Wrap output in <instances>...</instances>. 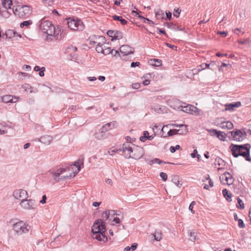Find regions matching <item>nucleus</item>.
<instances>
[{"label":"nucleus","instance_id":"nucleus-37","mask_svg":"<svg viewBox=\"0 0 251 251\" xmlns=\"http://www.w3.org/2000/svg\"><path fill=\"white\" fill-rule=\"evenodd\" d=\"M237 202H238V204L237 205V207L239 209H243L244 208L245 206H244V204L243 202V201H242V200L239 198V197H238L237 198Z\"/></svg>","mask_w":251,"mask_h":251},{"label":"nucleus","instance_id":"nucleus-21","mask_svg":"<svg viewBox=\"0 0 251 251\" xmlns=\"http://www.w3.org/2000/svg\"><path fill=\"white\" fill-rule=\"evenodd\" d=\"M5 35L6 36V38H12L13 37L16 36H18L19 37H22L20 34H18L15 30L12 29H8L6 31L5 33Z\"/></svg>","mask_w":251,"mask_h":251},{"label":"nucleus","instance_id":"nucleus-36","mask_svg":"<svg viewBox=\"0 0 251 251\" xmlns=\"http://www.w3.org/2000/svg\"><path fill=\"white\" fill-rule=\"evenodd\" d=\"M188 233L190 235V240L193 242H194L196 240L197 233L193 230L189 231Z\"/></svg>","mask_w":251,"mask_h":251},{"label":"nucleus","instance_id":"nucleus-1","mask_svg":"<svg viewBox=\"0 0 251 251\" xmlns=\"http://www.w3.org/2000/svg\"><path fill=\"white\" fill-rule=\"evenodd\" d=\"M102 219H98L95 221L92 226V237L100 241L105 242L107 241V237L105 232L106 230V226L104 221H111L110 219V212L106 210L102 213Z\"/></svg>","mask_w":251,"mask_h":251},{"label":"nucleus","instance_id":"nucleus-35","mask_svg":"<svg viewBox=\"0 0 251 251\" xmlns=\"http://www.w3.org/2000/svg\"><path fill=\"white\" fill-rule=\"evenodd\" d=\"M149 135V132L148 131H144L143 132V136H141L139 139L141 142H145L147 140V137Z\"/></svg>","mask_w":251,"mask_h":251},{"label":"nucleus","instance_id":"nucleus-45","mask_svg":"<svg viewBox=\"0 0 251 251\" xmlns=\"http://www.w3.org/2000/svg\"><path fill=\"white\" fill-rule=\"evenodd\" d=\"M181 12V10L179 8L175 9L173 13V15L175 17L177 18L179 17L180 13Z\"/></svg>","mask_w":251,"mask_h":251},{"label":"nucleus","instance_id":"nucleus-11","mask_svg":"<svg viewBox=\"0 0 251 251\" xmlns=\"http://www.w3.org/2000/svg\"><path fill=\"white\" fill-rule=\"evenodd\" d=\"M121 151L124 153V156L127 158H131L132 152L133 151V148L130 147L128 143H125L123 145L122 149Z\"/></svg>","mask_w":251,"mask_h":251},{"label":"nucleus","instance_id":"nucleus-63","mask_svg":"<svg viewBox=\"0 0 251 251\" xmlns=\"http://www.w3.org/2000/svg\"><path fill=\"white\" fill-rule=\"evenodd\" d=\"M47 197L45 195L42 196V199L40 201V202L42 204H44L46 202Z\"/></svg>","mask_w":251,"mask_h":251},{"label":"nucleus","instance_id":"nucleus-13","mask_svg":"<svg viewBox=\"0 0 251 251\" xmlns=\"http://www.w3.org/2000/svg\"><path fill=\"white\" fill-rule=\"evenodd\" d=\"M209 131L223 141H226V137H228L229 135L228 132L227 134H226L223 131H218L215 129H211Z\"/></svg>","mask_w":251,"mask_h":251},{"label":"nucleus","instance_id":"nucleus-58","mask_svg":"<svg viewBox=\"0 0 251 251\" xmlns=\"http://www.w3.org/2000/svg\"><path fill=\"white\" fill-rule=\"evenodd\" d=\"M190 110H191V106H190V105H188V106H184L183 107V110H182L183 111L187 112V113L190 112Z\"/></svg>","mask_w":251,"mask_h":251},{"label":"nucleus","instance_id":"nucleus-26","mask_svg":"<svg viewBox=\"0 0 251 251\" xmlns=\"http://www.w3.org/2000/svg\"><path fill=\"white\" fill-rule=\"evenodd\" d=\"M2 4L4 8L6 9H11V6L12 5V0H2Z\"/></svg>","mask_w":251,"mask_h":251},{"label":"nucleus","instance_id":"nucleus-41","mask_svg":"<svg viewBox=\"0 0 251 251\" xmlns=\"http://www.w3.org/2000/svg\"><path fill=\"white\" fill-rule=\"evenodd\" d=\"M96 50L98 53H102L103 50V47H102V45L99 43L97 45V46L96 48Z\"/></svg>","mask_w":251,"mask_h":251},{"label":"nucleus","instance_id":"nucleus-32","mask_svg":"<svg viewBox=\"0 0 251 251\" xmlns=\"http://www.w3.org/2000/svg\"><path fill=\"white\" fill-rule=\"evenodd\" d=\"M2 101L5 103L11 102L13 100V96L5 95L2 98Z\"/></svg>","mask_w":251,"mask_h":251},{"label":"nucleus","instance_id":"nucleus-29","mask_svg":"<svg viewBox=\"0 0 251 251\" xmlns=\"http://www.w3.org/2000/svg\"><path fill=\"white\" fill-rule=\"evenodd\" d=\"M155 17L156 19L160 20L164 19V13L162 10L159 9L157 10H155Z\"/></svg>","mask_w":251,"mask_h":251},{"label":"nucleus","instance_id":"nucleus-43","mask_svg":"<svg viewBox=\"0 0 251 251\" xmlns=\"http://www.w3.org/2000/svg\"><path fill=\"white\" fill-rule=\"evenodd\" d=\"M160 176L162 178V180L164 181H165L167 180V178H168V176H167V175L165 173H163V172H161L160 173Z\"/></svg>","mask_w":251,"mask_h":251},{"label":"nucleus","instance_id":"nucleus-54","mask_svg":"<svg viewBox=\"0 0 251 251\" xmlns=\"http://www.w3.org/2000/svg\"><path fill=\"white\" fill-rule=\"evenodd\" d=\"M115 33V30H109L107 31V34L109 37H111V39H112V37L114 35Z\"/></svg>","mask_w":251,"mask_h":251},{"label":"nucleus","instance_id":"nucleus-60","mask_svg":"<svg viewBox=\"0 0 251 251\" xmlns=\"http://www.w3.org/2000/svg\"><path fill=\"white\" fill-rule=\"evenodd\" d=\"M216 164H218L219 166L222 165L224 163V160L221 158H218V160H216Z\"/></svg>","mask_w":251,"mask_h":251},{"label":"nucleus","instance_id":"nucleus-52","mask_svg":"<svg viewBox=\"0 0 251 251\" xmlns=\"http://www.w3.org/2000/svg\"><path fill=\"white\" fill-rule=\"evenodd\" d=\"M79 160H77L74 163V165L76 166L77 168V170H78L77 172H79L81 169V166H80V165H79Z\"/></svg>","mask_w":251,"mask_h":251},{"label":"nucleus","instance_id":"nucleus-53","mask_svg":"<svg viewBox=\"0 0 251 251\" xmlns=\"http://www.w3.org/2000/svg\"><path fill=\"white\" fill-rule=\"evenodd\" d=\"M238 42L240 44L245 45V44H246L247 43H249V39H244L243 40H239L238 41Z\"/></svg>","mask_w":251,"mask_h":251},{"label":"nucleus","instance_id":"nucleus-38","mask_svg":"<svg viewBox=\"0 0 251 251\" xmlns=\"http://www.w3.org/2000/svg\"><path fill=\"white\" fill-rule=\"evenodd\" d=\"M22 87L26 92H29L30 93L32 92L31 90L32 87L29 84L25 83L23 84Z\"/></svg>","mask_w":251,"mask_h":251},{"label":"nucleus","instance_id":"nucleus-47","mask_svg":"<svg viewBox=\"0 0 251 251\" xmlns=\"http://www.w3.org/2000/svg\"><path fill=\"white\" fill-rule=\"evenodd\" d=\"M195 204H196V202L195 201H193L191 202V203H190V204L189 205V209L191 211V213L193 214L195 213V211L193 210V206Z\"/></svg>","mask_w":251,"mask_h":251},{"label":"nucleus","instance_id":"nucleus-51","mask_svg":"<svg viewBox=\"0 0 251 251\" xmlns=\"http://www.w3.org/2000/svg\"><path fill=\"white\" fill-rule=\"evenodd\" d=\"M108 124H110V127H112V128L116 127H117L118 126V123L115 122V121H113L112 122L108 123Z\"/></svg>","mask_w":251,"mask_h":251},{"label":"nucleus","instance_id":"nucleus-18","mask_svg":"<svg viewBox=\"0 0 251 251\" xmlns=\"http://www.w3.org/2000/svg\"><path fill=\"white\" fill-rule=\"evenodd\" d=\"M174 126L179 128L178 129H176L177 134L184 135L188 132L187 126L185 125H174Z\"/></svg>","mask_w":251,"mask_h":251},{"label":"nucleus","instance_id":"nucleus-55","mask_svg":"<svg viewBox=\"0 0 251 251\" xmlns=\"http://www.w3.org/2000/svg\"><path fill=\"white\" fill-rule=\"evenodd\" d=\"M45 70H46V69L44 67H41V70H40V71L39 72V75L41 77H43L44 76V72L45 71Z\"/></svg>","mask_w":251,"mask_h":251},{"label":"nucleus","instance_id":"nucleus-64","mask_svg":"<svg viewBox=\"0 0 251 251\" xmlns=\"http://www.w3.org/2000/svg\"><path fill=\"white\" fill-rule=\"evenodd\" d=\"M210 69L211 70H214L215 69L216 63L214 61H211L210 63Z\"/></svg>","mask_w":251,"mask_h":251},{"label":"nucleus","instance_id":"nucleus-10","mask_svg":"<svg viewBox=\"0 0 251 251\" xmlns=\"http://www.w3.org/2000/svg\"><path fill=\"white\" fill-rule=\"evenodd\" d=\"M14 197L17 200H24L28 197L27 192L23 189L15 190L13 192Z\"/></svg>","mask_w":251,"mask_h":251},{"label":"nucleus","instance_id":"nucleus-17","mask_svg":"<svg viewBox=\"0 0 251 251\" xmlns=\"http://www.w3.org/2000/svg\"><path fill=\"white\" fill-rule=\"evenodd\" d=\"M222 178L223 180H225L226 182V184L227 185L232 184L233 182V177L231 174L228 172L225 173L222 176Z\"/></svg>","mask_w":251,"mask_h":251},{"label":"nucleus","instance_id":"nucleus-24","mask_svg":"<svg viewBox=\"0 0 251 251\" xmlns=\"http://www.w3.org/2000/svg\"><path fill=\"white\" fill-rule=\"evenodd\" d=\"M149 63L153 66L158 67L162 65V61L158 59H151L149 60Z\"/></svg>","mask_w":251,"mask_h":251},{"label":"nucleus","instance_id":"nucleus-46","mask_svg":"<svg viewBox=\"0 0 251 251\" xmlns=\"http://www.w3.org/2000/svg\"><path fill=\"white\" fill-rule=\"evenodd\" d=\"M167 134H168V135L169 136H173L174 135L177 134L176 129H170L168 132Z\"/></svg>","mask_w":251,"mask_h":251},{"label":"nucleus","instance_id":"nucleus-3","mask_svg":"<svg viewBox=\"0 0 251 251\" xmlns=\"http://www.w3.org/2000/svg\"><path fill=\"white\" fill-rule=\"evenodd\" d=\"M13 11L14 14L19 18H25L31 13V9L30 6L25 5H18L15 9L13 8Z\"/></svg>","mask_w":251,"mask_h":251},{"label":"nucleus","instance_id":"nucleus-34","mask_svg":"<svg viewBox=\"0 0 251 251\" xmlns=\"http://www.w3.org/2000/svg\"><path fill=\"white\" fill-rule=\"evenodd\" d=\"M32 24L31 20L25 21L20 24V27L23 28L24 26L28 27Z\"/></svg>","mask_w":251,"mask_h":251},{"label":"nucleus","instance_id":"nucleus-59","mask_svg":"<svg viewBox=\"0 0 251 251\" xmlns=\"http://www.w3.org/2000/svg\"><path fill=\"white\" fill-rule=\"evenodd\" d=\"M137 246H138V244L137 243L132 244L131 245V247H130L131 251H135L136 249Z\"/></svg>","mask_w":251,"mask_h":251},{"label":"nucleus","instance_id":"nucleus-33","mask_svg":"<svg viewBox=\"0 0 251 251\" xmlns=\"http://www.w3.org/2000/svg\"><path fill=\"white\" fill-rule=\"evenodd\" d=\"M154 163H157L158 164H161L162 163H169L168 162H165L163 161L158 159V158H155L153 160H151L150 161V162L148 163L149 165H151Z\"/></svg>","mask_w":251,"mask_h":251},{"label":"nucleus","instance_id":"nucleus-8","mask_svg":"<svg viewBox=\"0 0 251 251\" xmlns=\"http://www.w3.org/2000/svg\"><path fill=\"white\" fill-rule=\"evenodd\" d=\"M20 204L22 207L26 210L33 209L36 207L35 201L32 199L22 200Z\"/></svg>","mask_w":251,"mask_h":251},{"label":"nucleus","instance_id":"nucleus-39","mask_svg":"<svg viewBox=\"0 0 251 251\" xmlns=\"http://www.w3.org/2000/svg\"><path fill=\"white\" fill-rule=\"evenodd\" d=\"M110 124H106L103 126L100 129L106 133V131H107L109 129H112V127H110Z\"/></svg>","mask_w":251,"mask_h":251},{"label":"nucleus","instance_id":"nucleus-56","mask_svg":"<svg viewBox=\"0 0 251 251\" xmlns=\"http://www.w3.org/2000/svg\"><path fill=\"white\" fill-rule=\"evenodd\" d=\"M140 87V84L139 83H134L132 84V88L134 89H137Z\"/></svg>","mask_w":251,"mask_h":251},{"label":"nucleus","instance_id":"nucleus-28","mask_svg":"<svg viewBox=\"0 0 251 251\" xmlns=\"http://www.w3.org/2000/svg\"><path fill=\"white\" fill-rule=\"evenodd\" d=\"M222 126H221V127L222 128H227V129H231L233 127V124L230 122L227 121L226 122H223L222 123Z\"/></svg>","mask_w":251,"mask_h":251},{"label":"nucleus","instance_id":"nucleus-23","mask_svg":"<svg viewBox=\"0 0 251 251\" xmlns=\"http://www.w3.org/2000/svg\"><path fill=\"white\" fill-rule=\"evenodd\" d=\"M222 193L224 197L228 201H232V194L230 192H228L226 189H224L222 190Z\"/></svg>","mask_w":251,"mask_h":251},{"label":"nucleus","instance_id":"nucleus-40","mask_svg":"<svg viewBox=\"0 0 251 251\" xmlns=\"http://www.w3.org/2000/svg\"><path fill=\"white\" fill-rule=\"evenodd\" d=\"M110 124H106L103 126L100 129L106 133V131H107L109 129H112V127H110Z\"/></svg>","mask_w":251,"mask_h":251},{"label":"nucleus","instance_id":"nucleus-49","mask_svg":"<svg viewBox=\"0 0 251 251\" xmlns=\"http://www.w3.org/2000/svg\"><path fill=\"white\" fill-rule=\"evenodd\" d=\"M238 226L240 228H244L245 226L244 223L242 219H239L238 221Z\"/></svg>","mask_w":251,"mask_h":251},{"label":"nucleus","instance_id":"nucleus-14","mask_svg":"<svg viewBox=\"0 0 251 251\" xmlns=\"http://www.w3.org/2000/svg\"><path fill=\"white\" fill-rule=\"evenodd\" d=\"M230 147H232L233 148V152H236L237 151H240V150H244V151H247L249 150V151L250 152V149L251 148V146L250 144L247 143L243 145H234L231 144Z\"/></svg>","mask_w":251,"mask_h":251},{"label":"nucleus","instance_id":"nucleus-30","mask_svg":"<svg viewBox=\"0 0 251 251\" xmlns=\"http://www.w3.org/2000/svg\"><path fill=\"white\" fill-rule=\"evenodd\" d=\"M172 182L176 185V186L180 187L181 185V183H180L179 177L178 176H174L172 178Z\"/></svg>","mask_w":251,"mask_h":251},{"label":"nucleus","instance_id":"nucleus-25","mask_svg":"<svg viewBox=\"0 0 251 251\" xmlns=\"http://www.w3.org/2000/svg\"><path fill=\"white\" fill-rule=\"evenodd\" d=\"M123 37V33L122 32L118 30H115V33L113 36L112 37V39H111V41H113L116 40H119L122 39Z\"/></svg>","mask_w":251,"mask_h":251},{"label":"nucleus","instance_id":"nucleus-2","mask_svg":"<svg viewBox=\"0 0 251 251\" xmlns=\"http://www.w3.org/2000/svg\"><path fill=\"white\" fill-rule=\"evenodd\" d=\"M39 28L43 33L49 36L55 35L56 32L54 26L48 20L42 19L40 21Z\"/></svg>","mask_w":251,"mask_h":251},{"label":"nucleus","instance_id":"nucleus-4","mask_svg":"<svg viewBox=\"0 0 251 251\" xmlns=\"http://www.w3.org/2000/svg\"><path fill=\"white\" fill-rule=\"evenodd\" d=\"M66 24L68 27L73 30H82L84 28V25L83 22L79 19H75L70 18L66 19Z\"/></svg>","mask_w":251,"mask_h":251},{"label":"nucleus","instance_id":"nucleus-50","mask_svg":"<svg viewBox=\"0 0 251 251\" xmlns=\"http://www.w3.org/2000/svg\"><path fill=\"white\" fill-rule=\"evenodd\" d=\"M110 53L113 56H116L117 55L120 56V53L119 51L114 49H111V52H110Z\"/></svg>","mask_w":251,"mask_h":251},{"label":"nucleus","instance_id":"nucleus-7","mask_svg":"<svg viewBox=\"0 0 251 251\" xmlns=\"http://www.w3.org/2000/svg\"><path fill=\"white\" fill-rule=\"evenodd\" d=\"M230 149L232 153V155L234 157H238L239 156H242L244 157L246 161L251 162V158L250 157V152L249 150L247 151H244V150H240V151H237L233 152V148L230 147Z\"/></svg>","mask_w":251,"mask_h":251},{"label":"nucleus","instance_id":"nucleus-19","mask_svg":"<svg viewBox=\"0 0 251 251\" xmlns=\"http://www.w3.org/2000/svg\"><path fill=\"white\" fill-rule=\"evenodd\" d=\"M36 140L45 144H49L52 141V137L50 135H46L38 138Z\"/></svg>","mask_w":251,"mask_h":251},{"label":"nucleus","instance_id":"nucleus-27","mask_svg":"<svg viewBox=\"0 0 251 251\" xmlns=\"http://www.w3.org/2000/svg\"><path fill=\"white\" fill-rule=\"evenodd\" d=\"M112 18L114 20L120 21L122 25H126L127 23V21L123 19L122 16L115 15L112 16Z\"/></svg>","mask_w":251,"mask_h":251},{"label":"nucleus","instance_id":"nucleus-16","mask_svg":"<svg viewBox=\"0 0 251 251\" xmlns=\"http://www.w3.org/2000/svg\"><path fill=\"white\" fill-rule=\"evenodd\" d=\"M241 105L240 101H236L235 102L227 103L225 105V110L233 111L235 108L240 107Z\"/></svg>","mask_w":251,"mask_h":251},{"label":"nucleus","instance_id":"nucleus-62","mask_svg":"<svg viewBox=\"0 0 251 251\" xmlns=\"http://www.w3.org/2000/svg\"><path fill=\"white\" fill-rule=\"evenodd\" d=\"M140 65V62H132L131 63V65H130V66L131 67H135L136 66H139Z\"/></svg>","mask_w":251,"mask_h":251},{"label":"nucleus","instance_id":"nucleus-15","mask_svg":"<svg viewBox=\"0 0 251 251\" xmlns=\"http://www.w3.org/2000/svg\"><path fill=\"white\" fill-rule=\"evenodd\" d=\"M120 51L123 54V56H125L130 54H133L134 50L133 48H131L129 45H123L120 47Z\"/></svg>","mask_w":251,"mask_h":251},{"label":"nucleus","instance_id":"nucleus-48","mask_svg":"<svg viewBox=\"0 0 251 251\" xmlns=\"http://www.w3.org/2000/svg\"><path fill=\"white\" fill-rule=\"evenodd\" d=\"M217 34L220 35L222 37H225L227 36V32L224 31H218Z\"/></svg>","mask_w":251,"mask_h":251},{"label":"nucleus","instance_id":"nucleus-61","mask_svg":"<svg viewBox=\"0 0 251 251\" xmlns=\"http://www.w3.org/2000/svg\"><path fill=\"white\" fill-rule=\"evenodd\" d=\"M166 46L168 47H169V48H171L172 49H173V50H176L177 47L176 46H175V45L170 44L168 43H166Z\"/></svg>","mask_w":251,"mask_h":251},{"label":"nucleus","instance_id":"nucleus-12","mask_svg":"<svg viewBox=\"0 0 251 251\" xmlns=\"http://www.w3.org/2000/svg\"><path fill=\"white\" fill-rule=\"evenodd\" d=\"M71 167H67L64 168H60L57 169L55 172L50 171L49 172L53 176V178L56 182H58L60 180L59 176L63 172H66L67 170H70V168Z\"/></svg>","mask_w":251,"mask_h":251},{"label":"nucleus","instance_id":"nucleus-57","mask_svg":"<svg viewBox=\"0 0 251 251\" xmlns=\"http://www.w3.org/2000/svg\"><path fill=\"white\" fill-rule=\"evenodd\" d=\"M172 27L171 28H172L174 30H182L183 29L182 28H179V27L178 25H174V24H172Z\"/></svg>","mask_w":251,"mask_h":251},{"label":"nucleus","instance_id":"nucleus-42","mask_svg":"<svg viewBox=\"0 0 251 251\" xmlns=\"http://www.w3.org/2000/svg\"><path fill=\"white\" fill-rule=\"evenodd\" d=\"M110 52H111V49L110 47L105 48V47H103V50L102 54L106 55L108 54H109L110 53Z\"/></svg>","mask_w":251,"mask_h":251},{"label":"nucleus","instance_id":"nucleus-20","mask_svg":"<svg viewBox=\"0 0 251 251\" xmlns=\"http://www.w3.org/2000/svg\"><path fill=\"white\" fill-rule=\"evenodd\" d=\"M62 27H58L57 29H55L56 32H55V36L57 40H60L63 38L65 35L66 32H64L63 30H62Z\"/></svg>","mask_w":251,"mask_h":251},{"label":"nucleus","instance_id":"nucleus-5","mask_svg":"<svg viewBox=\"0 0 251 251\" xmlns=\"http://www.w3.org/2000/svg\"><path fill=\"white\" fill-rule=\"evenodd\" d=\"M228 138L230 140L237 142H241L247 137L246 132L242 131L240 129H236L235 131L228 132Z\"/></svg>","mask_w":251,"mask_h":251},{"label":"nucleus","instance_id":"nucleus-6","mask_svg":"<svg viewBox=\"0 0 251 251\" xmlns=\"http://www.w3.org/2000/svg\"><path fill=\"white\" fill-rule=\"evenodd\" d=\"M30 226L23 221L15 223L13 226V229L18 234L26 233L29 229Z\"/></svg>","mask_w":251,"mask_h":251},{"label":"nucleus","instance_id":"nucleus-9","mask_svg":"<svg viewBox=\"0 0 251 251\" xmlns=\"http://www.w3.org/2000/svg\"><path fill=\"white\" fill-rule=\"evenodd\" d=\"M144 155V149L139 146H135L133 148L131 158L134 159H139Z\"/></svg>","mask_w":251,"mask_h":251},{"label":"nucleus","instance_id":"nucleus-44","mask_svg":"<svg viewBox=\"0 0 251 251\" xmlns=\"http://www.w3.org/2000/svg\"><path fill=\"white\" fill-rule=\"evenodd\" d=\"M121 151V149H113L112 148L110 149L109 151V153L110 155H113L115 152H119Z\"/></svg>","mask_w":251,"mask_h":251},{"label":"nucleus","instance_id":"nucleus-31","mask_svg":"<svg viewBox=\"0 0 251 251\" xmlns=\"http://www.w3.org/2000/svg\"><path fill=\"white\" fill-rule=\"evenodd\" d=\"M162 232L160 230H156L154 234V237L155 240L157 241H160L162 238Z\"/></svg>","mask_w":251,"mask_h":251},{"label":"nucleus","instance_id":"nucleus-22","mask_svg":"<svg viewBox=\"0 0 251 251\" xmlns=\"http://www.w3.org/2000/svg\"><path fill=\"white\" fill-rule=\"evenodd\" d=\"M95 137L98 140H103L106 138V133L100 129L99 131L96 132L95 134Z\"/></svg>","mask_w":251,"mask_h":251}]
</instances>
